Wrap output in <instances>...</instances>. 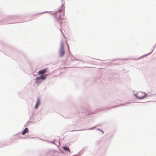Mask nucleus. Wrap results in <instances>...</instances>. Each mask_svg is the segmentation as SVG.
<instances>
[{
	"mask_svg": "<svg viewBox=\"0 0 156 156\" xmlns=\"http://www.w3.org/2000/svg\"><path fill=\"white\" fill-rule=\"evenodd\" d=\"M53 11H49L48 13L51 14L53 15V16L55 18L54 23L55 26L57 27L58 23V16L56 13L58 12V9L56 12L52 13Z\"/></svg>",
	"mask_w": 156,
	"mask_h": 156,
	"instance_id": "423d86ee",
	"label": "nucleus"
},
{
	"mask_svg": "<svg viewBox=\"0 0 156 156\" xmlns=\"http://www.w3.org/2000/svg\"><path fill=\"white\" fill-rule=\"evenodd\" d=\"M62 148L63 149L64 151H63L62 150H60L59 149V154H65L64 155H66V154H65V152H66V151H68L69 152V153H71V151L68 146L64 145L62 147Z\"/></svg>",
	"mask_w": 156,
	"mask_h": 156,
	"instance_id": "0eeeda50",
	"label": "nucleus"
},
{
	"mask_svg": "<svg viewBox=\"0 0 156 156\" xmlns=\"http://www.w3.org/2000/svg\"><path fill=\"white\" fill-rule=\"evenodd\" d=\"M46 141H47V142L48 143H51V144H55L54 143V140H51V141H49L48 140H46Z\"/></svg>",
	"mask_w": 156,
	"mask_h": 156,
	"instance_id": "aec40b11",
	"label": "nucleus"
},
{
	"mask_svg": "<svg viewBox=\"0 0 156 156\" xmlns=\"http://www.w3.org/2000/svg\"><path fill=\"white\" fill-rule=\"evenodd\" d=\"M30 138H34V137H30Z\"/></svg>",
	"mask_w": 156,
	"mask_h": 156,
	"instance_id": "e433bc0d",
	"label": "nucleus"
},
{
	"mask_svg": "<svg viewBox=\"0 0 156 156\" xmlns=\"http://www.w3.org/2000/svg\"><path fill=\"white\" fill-rule=\"evenodd\" d=\"M59 30H60L61 33V34H62V36H63V37L65 38H66V37L65 36L64 33H63L62 30L61 29H59Z\"/></svg>",
	"mask_w": 156,
	"mask_h": 156,
	"instance_id": "6ab92c4d",
	"label": "nucleus"
},
{
	"mask_svg": "<svg viewBox=\"0 0 156 156\" xmlns=\"http://www.w3.org/2000/svg\"><path fill=\"white\" fill-rule=\"evenodd\" d=\"M48 75V74L40 75V76L37 77L35 79L36 83L38 85L40 84L43 81L46 79Z\"/></svg>",
	"mask_w": 156,
	"mask_h": 156,
	"instance_id": "20e7f679",
	"label": "nucleus"
},
{
	"mask_svg": "<svg viewBox=\"0 0 156 156\" xmlns=\"http://www.w3.org/2000/svg\"><path fill=\"white\" fill-rule=\"evenodd\" d=\"M79 61L81 62H83V60H80V59H79Z\"/></svg>",
	"mask_w": 156,
	"mask_h": 156,
	"instance_id": "473e14b6",
	"label": "nucleus"
},
{
	"mask_svg": "<svg viewBox=\"0 0 156 156\" xmlns=\"http://www.w3.org/2000/svg\"><path fill=\"white\" fill-rule=\"evenodd\" d=\"M21 133V132H20L16 134H14V136H17V135H19V134H20Z\"/></svg>",
	"mask_w": 156,
	"mask_h": 156,
	"instance_id": "bb28decb",
	"label": "nucleus"
},
{
	"mask_svg": "<svg viewBox=\"0 0 156 156\" xmlns=\"http://www.w3.org/2000/svg\"><path fill=\"white\" fill-rule=\"evenodd\" d=\"M74 58L75 60L78 61H79V59H78L77 58H75V57Z\"/></svg>",
	"mask_w": 156,
	"mask_h": 156,
	"instance_id": "c756f323",
	"label": "nucleus"
},
{
	"mask_svg": "<svg viewBox=\"0 0 156 156\" xmlns=\"http://www.w3.org/2000/svg\"><path fill=\"white\" fill-rule=\"evenodd\" d=\"M97 129L99 131L101 132L103 134L104 132L103 130L99 128H97Z\"/></svg>",
	"mask_w": 156,
	"mask_h": 156,
	"instance_id": "5701e85b",
	"label": "nucleus"
},
{
	"mask_svg": "<svg viewBox=\"0 0 156 156\" xmlns=\"http://www.w3.org/2000/svg\"><path fill=\"white\" fill-rule=\"evenodd\" d=\"M49 12V11H45L42 12L38 13L37 14V15L41 14H43V13H48Z\"/></svg>",
	"mask_w": 156,
	"mask_h": 156,
	"instance_id": "412c9836",
	"label": "nucleus"
},
{
	"mask_svg": "<svg viewBox=\"0 0 156 156\" xmlns=\"http://www.w3.org/2000/svg\"><path fill=\"white\" fill-rule=\"evenodd\" d=\"M143 93L144 94V95L143 96H140L139 98H140V100L144 99L148 97V95L145 92H144Z\"/></svg>",
	"mask_w": 156,
	"mask_h": 156,
	"instance_id": "ddd939ff",
	"label": "nucleus"
},
{
	"mask_svg": "<svg viewBox=\"0 0 156 156\" xmlns=\"http://www.w3.org/2000/svg\"><path fill=\"white\" fill-rule=\"evenodd\" d=\"M47 70V68L42 69L38 71L37 73L38 75H42L43 73H46Z\"/></svg>",
	"mask_w": 156,
	"mask_h": 156,
	"instance_id": "6e6552de",
	"label": "nucleus"
},
{
	"mask_svg": "<svg viewBox=\"0 0 156 156\" xmlns=\"http://www.w3.org/2000/svg\"><path fill=\"white\" fill-rule=\"evenodd\" d=\"M156 45V44H155V45H154V46L153 47V49L151 52L143 55L142 56L140 57V58H138V59H140V58H141L142 57H145L146 56H147L148 55H151V54L152 52H153V51H154V48H155V47Z\"/></svg>",
	"mask_w": 156,
	"mask_h": 156,
	"instance_id": "f8f14e48",
	"label": "nucleus"
},
{
	"mask_svg": "<svg viewBox=\"0 0 156 156\" xmlns=\"http://www.w3.org/2000/svg\"><path fill=\"white\" fill-rule=\"evenodd\" d=\"M93 129V127H91L90 128H87V129H81L79 130H72L71 131H83L85 130H92Z\"/></svg>",
	"mask_w": 156,
	"mask_h": 156,
	"instance_id": "2eb2a0df",
	"label": "nucleus"
},
{
	"mask_svg": "<svg viewBox=\"0 0 156 156\" xmlns=\"http://www.w3.org/2000/svg\"><path fill=\"white\" fill-rule=\"evenodd\" d=\"M98 126V125H96V126H93V129H94L95 128H96V127L97 126Z\"/></svg>",
	"mask_w": 156,
	"mask_h": 156,
	"instance_id": "c85d7f7f",
	"label": "nucleus"
},
{
	"mask_svg": "<svg viewBox=\"0 0 156 156\" xmlns=\"http://www.w3.org/2000/svg\"><path fill=\"white\" fill-rule=\"evenodd\" d=\"M40 104V100L39 98H38L36 101L35 105L34 106V108L35 109H37Z\"/></svg>",
	"mask_w": 156,
	"mask_h": 156,
	"instance_id": "1a4fd4ad",
	"label": "nucleus"
},
{
	"mask_svg": "<svg viewBox=\"0 0 156 156\" xmlns=\"http://www.w3.org/2000/svg\"><path fill=\"white\" fill-rule=\"evenodd\" d=\"M9 24H11L12 23H9Z\"/></svg>",
	"mask_w": 156,
	"mask_h": 156,
	"instance_id": "a19ab883",
	"label": "nucleus"
},
{
	"mask_svg": "<svg viewBox=\"0 0 156 156\" xmlns=\"http://www.w3.org/2000/svg\"><path fill=\"white\" fill-rule=\"evenodd\" d=\"M19 18V16L17 15H11L7 17H6L5 19L0 20V23H8L9 21H10L12 20H14L15 19L18 18Z\"/></svg>",
	"mask_w": 156,
	"mask_h": 156,
	"instance_id": "7ed1b4c3",
	"label": "nucleus"
},
{
	"mask_svg": "<svg viewBox=\"0 0 156 156\" xmlns=\"http://www.w3.org/2000/svg\"><path fill=\"white\" fill-rule=\"evenodd\" d=\"M29 132V129H28L26 127L24 129L23 131L21 132V133L23 135H24L26 133H27Z\"/></svg>",
	"mask_w": 156,
	"mask_h": 156,
	"instance_id": "4468645a",
	"label": "nucleus"
},
{
	"mask_svg": "<svg viewBox=\"0 0 156 156\" xmlns=\"http://www.w3.org/2000/svg\"><path fill=\"white\" fill-rule=\"evenodd\" d=\"M65 8L64 2L62 3L61 7L59 8V23H60V20H64L65 17Z\"/></svg>",
	"mask_w": 156,
	"mask_h": 156,
	"instance_id": "f03ea898",
	"label": "nucleus"
},
{
	"mask_svg": "<svg viewBox=\"0 0 156 156\" xmlns=\"http://www.w3.org/2000/svg\"><path fill=\"white\" fill-rule=\"evenodd\" d=\"M18 138L21 139H26V137H19Z\"/></svg>",
	"mask_w": 156,
	"mask_h": 156,
	"instance_id": "a878e982",
	"label": "nucleus"
},
{
	"mask_svg": "<svg viewBox=\"0 0 156 156\" xmlns=\"http://www.w3.org/2000/svg\"><path fill=\"white\" fill-rule=\"evenodd\" d=\"M32 121H28L26 123V124H25V126H27V125H29V123L30 122H31L32 123Z\"/></svg>",
	"mask_w": 156,
	"mask_h": 156,
	"instance_id": "4be33fe9",
	"label": "nucleus"
},
{
	"mask_svg": "<svg viewBox=\"0 0 156 156\" xmlns=\"http://www.w3.org/2000/svg\"><path fill=\"white\" fill-rule=\"evenodd\" d=\"M133 93L135 97V98L136 99L140 100V98H139L140 97V96H139L138 95V93H136L135 92H133Z\"/></svg>",
	"mask_w": 156,
	"mask_h": 156,
	"instance_id": "a211bd4d",
	"label": "nucleus"
},
{
	"mask_svg": "<svg viewBox=\"0 0 156 156\" xmlns=\"http://www.w3.org/2000/svg\"><path fill=\"white\" fill-rule=\"evenodd\" d=\"M14 138V140H17L18 139H19V138Z\"/></svg>",
	"mask_w": 156,
	"mask_h": 156,
	"instance_id": "2f4dec72",
	"label": "nucleus"
},
{
	"mask_svg": "<svg viewBox=\"0 0 156 156\" xmlns=\"http://www.w3.org/2000/svg\"><path fill=\"white\" fill-rule=\"evenodd\" d=\"M59 146L60 145V142H59Z\"/></svg>",
	"mask_w": 156,
	"mask_h": 156,
	"instance_id": "4c0bfd02",
	"label": "nucleus"
},
{
	"mask_svg": "<svg viewBox=\"0 0 156 156\" xmlns=\"http://www.w3.org/2000/svg\"><path fill=\"white\" fill-rule=\"evenodd\" d=\"M69 55H70L71 56L73 57V58H75V57H74L73 55L72 54V53H71V52H70V51H69Z\"/></svg>",
	"mask_w": 156,
	"mask_h": 156,
	"instance_id": "b1692460",
	"label": "nucleus"
},
{
	"mask_svg": "<svg viewBox=\"0 0 156 156\" xmlns=\"http://www.w3.org/2000/svg\"><path fill=\"white\" fill-rule=\"evenodd\" d=\"M131 59L133 60H135L136 59L134 58H118V59H114L112 60L111 62H114L117 60H127Z\"/></svg>",
	"mask_w": 156,
	"mask_h": 156,
	"instance_id": "9b49d317",
	"label": "nucleus"
},
{
	"mask_svg": "<svg viewBox=\"0 0 156 156\" xmlns=\"http://www.w3.org/2000/svg\"><path fill=\"white\" fill-rule=\"evenodd\" d=\"M55 150H49L46 154L45 156H51L52 155V154L53 152H55Z\"/></svg>",
	"mask_w": 156,
	"mask_h": 156,
	"instance_id": "9d476101",
	"label": "nucleus"
},
{
	"mask_svg": "<svg viewBox=\"0 0 156 156\" xmlns=\"http://www.w3.org/2000/svg\"><path fill=\"white\" fill-rule=\"evenodd\" d=\"M67 49H68V51H70V50H69V46H67Z\"/></svg>",
	"mask_w": 156,
	"mask_h": 156,
	"instance_id": "7c9ffc66",
	"label": "nucleus"
},
{
	"mask_svg": "<svg viewBox=\"0 0 156 156\" xmlns=\"http://www.w3.org/2000/svg\"><path fill=\"white\" fill-rule=\"evenodd\" d=\"M57 147H58V145H57Z\"/></svg>",
	"mask_w": 156,
	"mask_h": 156,
	"instance_id": "c9c22d12",
	"label": "nucleus"
},
{
	"mask_svg": "<svg viewBox=\"0 0 156 156\" xmlns=\"http://www.w3.org/2000/svg\"><path fill=\"white\" fill-rule=\"evenodd\" d=\"M60 23H61V24L62 23V22H60Z\"/></svg>",
	"mask_w": 156,
	"mask_h": 156,
	"instance_id": "58836bf2",
	"label": "nucleus"
},
{
	"mask_svg": "<svg viewBox=\"0 0 156 156\" xmlns=\"http://www.w3.org/2000/svg\"><path fill=\"white\" fill-rule=\"evenodd\" d=\"M130 103V102H128L127 103H124L123 104H121L119 105H116L115 106L112 107L110 108H115V107H119V106H122L125 105L126 104H129Z\"/></svg>",
	"mask_w": 156,
	"mask_h": 156,
	"instance_id": "dca6fc26",
	"label": "nucleus"
},
{
	"mask_svg": "<svg viewBox=\"0 0 156 156\" xmlns=\"http://www.w3.org/2000/svg\"><path fill=\"white\" fill-rule=\"evenodd\" d=\"M66 43L67 45V46H69V44L67 43V41H66Z\"/></svg>",
	"mask_w": 156,
	"mask_h": 156,
	"instance_id": "cd10ccee",
	"label": "nucleus"
},
{
	"mask_svg": "<svg viewBox=\"0 0 156 156\" xmlns=\"http://www.w3.org/2000/svg\"><path fill=\"white\" fill-rule=\"evenodd\" d=\"M118 65V63H115L114 64V65Z\"/></svg>",
	"mask_w": 156,
	"mask_h": 156,
	"instance_id": "72a5a7b5",
	"label": "nucleus"
},
{
	"mask_svg": "<svg viewBox=\"0 0 156 156\" xmlns=\"http://www.w3.org/2000/svg\"><path fill=\"white\" fill-rule=\"evenodd\" d=\"M14 141V139L13 138H11L9 141V143H8L6 144H4L5 146L9 145L12 143Z\"/></svg>",
	"mask_w": 156,
	"mask_h": 156,
	"instance_id": "f3484780",
	"label": "nucleus"
},
{
	"mask_svg": "<svg viewBox=\"0 0 156 156\" xmlns=\"http://www.w3.org/2000/svg\"><path fill=\"white\" fill-rule=\"evenodd\" d=\"M136 102V103H140L141 102Z\"/></svg>",
	"mask_w": 156,
	"mask_h": 156,
	"instance_id": "f704fd0d",
	"label": "nucleus"
},
{
	"mask_svg": "<svg viewBox=\"0 0 156 156\" xmlns=\"http://www.w3.org/2000/svg\"><path fill=\"white\" fill-rule=\"evenodd\" d=\"M64 49V41L62 40H61L60 48L59 49V57H62L65 54Z\"/></svg>",
	"mask_w": 156,
	"mask_h": 156,
	"instance_id": "39448f33",
	"label": "nucleus"
},
{
	"mask_svg": "<svg viewBox=\"0 0 156 156\" xmlns=\"http://www.w3.org/2000/svg\"><path fill=\"white\" fill-rule=\"evenodd\" d=\"M62 0H61V1H62Z\"/></svg>",
	"mask_w": 156,
	"mask_h": 156,
	"instance_id": "ea45409f",
	"label": "nucleus"
},
{
	"mask_svg": "<svg viewBox=\"0 0 156 156\" xmlns=\"http://www.w3.org/2000/svg\"><path fill=\"white\" fill-rule=\"evenodd\" d=\"M81 112L82 114H84L86 115H87L90 114H94L97 113V111H95L94 112H91L89 111L87 108L83 107L81 106H80L78 107V112L80 113Z\"/></svg>",
	"mask_w": 156,
	"mask_h": 156,
	"instance_id": "f257e3e1",
	"label": "nucleus"
},
{
	"mask_svg": "<svg viewBox=\"0 0 156 156\" xmlns=\"http://www.w3.org/2000/svg\"><path fill=\"white\" fill-rule=\"evenodd\" d=\"M83 62L84 63H90V62L89 61H83Z\"/></svg>",
	"mask_w": 156,
	"mask_h": 156,
	"instance_id": "393cba45",
	"label": "nucleus"
}]
</instances>
